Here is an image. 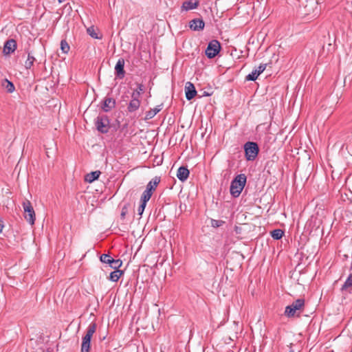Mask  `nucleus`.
I'll return each mask as SVG.
<instances>
[{"instance_id": "6", "label": "nucleus", "mask_w": 352, "mask_h": 352, "mask_svg": "<svg viewBox=\"0 0 352 352\" xmlns=\"http://www.w3.org/2000/svg\"><path fill=\"white\" fill-rule=\"evenodd\" d=\"M97 130L102 133H107L109 129V120L107 116H98L95 120Z\"/></svg>"}, {"instance_id": "26", "label": "nucleus", "mask_w": 352, "mask_h": 352, "mask_svg": "<svg viewBox=\"0 0 352 352\" xmlns=\"http://www.w3.org/2000/svg\"><path fill=\"white\" fill-rule=\"evenodd\" d=\"M352 287V273L349 274L344 285H342V289H346L348 287Z\"/></svg>"}, {"instance_id": "29", "label": "nucleus", "mask_w": 352, "mask_h": 352, "mask_svg": "<svg viewBox=\"0 0 352 352\" xmlns=\"http://www.w3.org/2000/svg\"><path fill=\"white\" fill-rule=\"evenodd\" d=\"M225 221L222 220H216V219H212L211 220V226L213 228H219L224 224Z\"/></svg>"}, {"instance_id": "1", "label": "nucleus", "mask_w": 352, "mask_h": 352, "mask_svg": "<svg viewBox=\"0 0 352 352\" xmlns=\"http://www.w3.org/2000/svg\"><path fill=\"white\" fill-rule=\"evenodd\" d=\"M246 180L245 174H239L234 177L230 187V192L232 197H238L240 195L246 184Z\"/></svg>"}, {"instance_id": "27", "label": "nucleus", "mask_w": 352, "mask_h": 352, "mask_svg": "<svg viewBox=\"0 0 352 352\" xmlns=\"http://www.w3.org/2000/svg\"><path fill=\"white\" fill-rule=\"evenodd\" d=\"M60 49L62 52L65 54H67L69 50V45L67 43L66 41L62 40L60 41Z\"/></svg>"}, {"instance_id": "5", "label": "nucleus", "mask_w": 352, "mask_h": 352, "mask_svg": "<svg viewBox=\"0 0 352 352\" xmlns=\"http://www.w3.org/2000/svg\"><path fill=\"white\" fill-rule=\"evenodd\" d=\"M23 208L24 211V218L30 224L34 225L35 221V212L29 200L23 202Z\"/></svg>"}, {"instance_id": "24", "label": "nucleus", "mask_w": 352, "mask_h": 352, "mask_svg": "<svg viewBox=\"0 0 352 352\" xmlns=\"http://www.w3.org/2000/svg\"><path fill=\"white\" fill-rule=\"evenodd\" d=\"M152 195V192L147 190H145L142 195L141 202H145L146 204L147 201H148V200L151 199Z\"/></svg>"}, {"instance_id": "16", "label": "nucleus", "mask_w": 352, "mask_h": 352, "mask_svg": "<svg viewBox=\"0 0 352 352\" xmlns=\"http://www.w3.org/2000/svg\"><path fill=\"white\" fill-rule=\"evenodd\" d=\"M100 174L101 172L100 170L91 172L85 175V180L88 183H92L99 177Z\"/></svg>"}, {"instance_id": "18", "label": "nucleus", "mask_w": 352, "mask_h": 352, "mask_svg": "<svg viewBox=\"0 0 352 352\" xmlns=\"http://www.w3.org/2000/svg\"><path fill=\"white\" fill-rule=\"evenodd\" d=\"M197 6H198L197 2H192L190 1H185L183 3L182 8L184 10L188 11V10H190L197 8Z\"/></svg>"}, {"instance_id": "28", "label": "nucleus", "mask_w": 352, "mask_h": 352, "mask_svg": "<svg viewBox=\"0 0 352 352\" xmlns=\"http://www.w3.org/2000/svg\"><path fill=\"white\" fill-rule=\"evenodd\" d=\"M112 258L109 254H102L100 256V261L104 263L110 264Z\"/></svg>"}, {"instance_id": "22", "label": "nucleus", "mask_w": 352, "mask_h": 352, "mask_svg": "<svg viewBox=\"0 0 352 352\" xmlns=\"http://www.w3.org/2000/svg\"><path fill=\"white\" fill-rule=\"evenodd\" d=\"M260 75L259 72H258L256 69L252 70V72L249 74L245 77V80L248 81H254L257 79L258 76Z\"/></svg>"}, {"instance_id": "4", "label": "nucleus", "mask_w": 352, "mask_h": 352, "mask_svg": "<svg viewBox=\"0 0 352 352\" xmlns=\"http://www.w3.org/2000/svg\"><path fill=\"white\" fill-rule=\"evenodd\" d=\"M305 305V300L298 298L294 301L291 305L285 307V314L288 318L294 317L298 311L301 310Z\"/></svg>"}, {"instance_id": "13", "label": "nucleus", "mask_w": 352, "mask_h": 352, "mask_svg": "<svg viewBox=\"0 0 352 352\" xmlns=\"http://www.w3.org/2000/svg\"><path fill=\"white\" fill-rule=\"evenodd\" d=\"M116 107V100L111 98H105L102 105L104 112H109Z\"/></svg>"}, {"instance_id": "35", "label": "nucleus", "mask_w": 352, "mask_h": 352, "mask_svg": "<svg viewBox=\"0 0 352 352\" xmlns=\"http://www.w3.org/2000/svg\"><path fill=\"white\" fill-rule=\"evenodd\" d=\"M121 216L124 217L125 216V212L124 211L122 212Z\"/></svg>"}, {"instance_id": "14", "label": "nucleus", "mask_w": 352, "mask_h": 352, "mask_svg": "<svg viewBox=\"0 0 352 352\" xmlns=\"http://www.w3.org/2000/svg\"><path fill=\"white\" fill-rule=\"evenodd\" d=\"M190 172L185 166H181L178 168L177 177L181 182H185L189 177Z\"/></svg>"}, {"instance_id": "31", "label": "nucleus", "mask_w": 352, "mask_h": 352, "mask_svg": "<svg viewBox=\"0 0 352 352\" xmlns=\"http://www.w3.org/2000/svg\"><path fill=\"white\" fill-rule=\"evenodd\" d=\"M146 204L144 202H141L140 205L138 207V212L139 215H142L144 212Z\"/></svg>"}, {"instance_id": "9", "label": "nucleus", "mask_w": 352, "mask_h": 352, "mask_svg": "<svg viewBox=\"0 0 352 352\" xmlns=\"http://www.w3.org/2000/svg\"><path fill=\"white\" fill-rule=\"evenodd\" d=\"M124 60L122 58H120L117 61V63L115 66V74L116 77L119 79H122L124 77L125 72L124 69Z\"/></svg>"}, {"instance_id": "10", "label": "nucleus", "mask_w": 352, "mask_h": 352, "mask_svg": "<svg viewBox=\"0 0 352 352\" xmlns=\"http://www.w3.org/2000/svg\"><path fill=\"white\" fill-rule=\"evenodd\" d=\"M186 98L188 100H192L197 94V91L194 85L190 82H187L185 86Z\"/></svg>"}, {"instance_id": "34", "label": "nucleus", "mask_w": 352, "mask_h": 352, "mask_svg": "<svg viewBox=\"0 0 352 352\" xmlns=\"http://www.w3.org/2000/svg\"><path fill=\"white\" fill-rule=\"evenodd\" d=\"M3 225L0 223V233L2 232Z\"/></svg>"}, {"instance_id": "8", "label": "nucleus", "mask_w": 352, "mask_h": 352, "mask_svg": "<svg viewBox=\"0 0 352 352\" xmlns=\"http://www.w3.org/2000/svg\"><path fill=\"white\" fill-rule=\"evenodd\" d=\"M140 103L141 102L140 98L138 97V93H132L131 100L127 107L128 111L132 113L137 111L140 106Z\"/></svg>"}, {"instance_id": "30", "label": "nucleus", "mask_w": 352, "mask_h": 352, "mask_svg": "<svg viewBox=\"0 0 352 352\" xmlns=\"http://www.w3.org/2000/svg\"><path fill=\"white\" fill-rule=\"evenodd\" d=\"M87 33L89 34V35L91 36L92 38H99L97 33L95 32L94 28L93 27H90V28H87Z\"/></svg>"}, {"instance_id": "7", "label": "nucleus", "mask_w": 352, "mask_h": 352, "mask_svg": "<svg viewBox=\"0 0 352 352\" xmlns=\"http://www.w3.org/2000/svg\"><path fill=\"white\" fill-rule=\"evenodd\" d=\"M221 50L220 43L217 40L211 41L206 50V55L209 58L215 57Z\"/></svg>"}, {"instance_id": "12", "label": "nucleus", "mask_w": 352, "mask_h": 352, "mask_svg": "<svg viewBox=\"0 0 352 352\" xmlns=\"http://www.w3.org/2000/svg\"><path fill=\"white\" fill-rule=\"evenodd\" d=\"M16 48V43L14 39L8 40L3 46V53L6 55L14 52Z\"/></svg>"}, {"instance_id": "25", "label": "nucleus", "mask_w": 352, "mask_h": 352, "mask_svg": "<svg viewBox=\"0 0 352 352\" xmlns=\"http://www.w3.org/2000/svg\"><path fill=\"white\" fill-rule=\"evenodd\" d=\"M122 262L121 260H120V259L116 260L112 258L111 263L109 265L112 268H113L115 270H118V268H120L122 266Z\"/></svg>"}, {"instance_id": "19", "label": "nucleus", "mask_w": 352, "mask_h": 352, "mask_svg": "<svg viewBox=\"0 0 352 352\" xmlns=\"http://www.w3.org/2000/svg\"><path fill=\"white\" fill-rule=\"evenodd\" d=\"M123 272L119 270H116L111 272L109 275V280L113 282H117L120 276L122 275Z\"/></svg>"}, {"instance_id": "36", "label": "nucleus", "mask_w": 352, "mask_h": 352, "mask_svg": "<svg viewBox=\"0 0 352 352\" xmlns=\"http://www.w3.org/2000/svg\"><path fill=\"white\" fill-rule=\"evenodd\" d=\"M65 1V0H58V1H59L60 3H62V2Z\"/></svg>"}, {"instance_id": "17", "label": "nucleus", "mask_w": 352, "mask_h": 352, "mask_svg": "<svg viewBox=\"0 0 352 352\" xmlns=\"http://www.w3.org/2000/svg\"><path fill=\"white\" fill-rule=\"evenodd\" d=\"M162 109V104L157 105L155 108L151 109L146 113L145 119L149 120L153 118Z\"/></svg>"}, {"instance_id": "3", "label": "nucleus", "mask_w": 352, "mask_h": 352, "mask_svg": "<svg viewBox=\"0 0 352 352\" xmlns=\"http://www.w3.org/2000/svg\"><path fill=\"white\" fill-rule=\"evenodd\" d=\"M245 158L248 161H253L258 155L259 148L256 142H248L244 144Z\"/></svg>"}, {"instance_id": "15", "label": "nucleus", "mask_w": 352, "mask_h": 352, "mask_svg": "<svg viewBox=\"0 0 352 352\" xmlns=\"http://www.w3.org/2000/svg\"><path fill=\"white\" fill-rule=\"evenodd\" d=\"M160 182V177L157 176L155 177L148 183V184L146 185V190L153 193V192L156 189Z\"/></svg>"}, {"instance_id": "21", "label": "nucleus", "mask_w": 352, "mask_h": 352, "mask_svg": "<svg viewBox=\"0 0 352 352\" xmlns=\"http://www.w3.org/2000/svg\"><path fill=\"white\" fill-rule=\"evenodd\" d=\"M284 232L280 229H276L271 232V236L274 239H280L283 236Z\"/></svg>"}, {"instance_id": "32", "label": "nucleus", "mask_w": 352, "mask_h": 352, "mask_svg": "<svg viewBox=\"0 0 352 352\" xmlns=\"http://www.w3.org/2000/svg\"><path fill=\"white\" fill-rule=\"evenodd\" d=\"M144 91V86L142 84H139L138 89L133 91V93H138V97H140L141 94Z\"/></svg>"}, {"instance_id": "11", "label": "nucleus", "mask_w": 352, "mask_h": 352, "mask_svg": "<svg viewBox=\"0 0 352 352\" xmlns=\"http://www.w3.org/2000/svg\"><path fill=\"white\" fill-rule=\"evenodd\" d=\"M205 23L202 19H195L189 22V27L194 31H200L204 28Z\"/></svg>"}, {"instance_id": "33", "label": "nucleus", "mask_w": 352, "mask_h": 352, "mask_svg": "<svg viewBox=\"0 0 352 352\" xmlns=\"http://www.w3.org/2000/svg\"><path fill=\"white\" fill-rule=\"evenodd\" d=\"M266 68V64H261L257 68H256V70L261 74L264 72V70Z\"/></svg>"}, {"instance_id": "20", "label": "nucleus", "mask_w": 352, "mask_h": 352, "mask_svg": "<svg viewBox=\"0 0 352 352\" xmlns=\"http://www.w3.org/2000/svg\"><path fill=\"white\" fill-rule=\"evenodd\" d=\"M2 85L7 90V91L8 93H12L15 90V87H14V84L11 81H10V80H8L7 79H6L4 80V82H3Z\"/></svg>"}, {"instance_id": "23", "label": "nucleus", "mask_w": 352, "mask_h": 352, "mask_svg": "<svg viewBox=\"0 0 352 352\" xmlns=\"http://www.w3.org/2000/svg\"><path fill=\"white\" fill-rule=\"evenodd\" d=\"M35 61V58L32 56L30 54H28V58L25 62V67L26 69H30L33 65L34 62Z\"/></svg>"}, {"instance_id": "2", "label": "nucleus", "mask_w": 352, "mask_h": 352, "mask_svg": "<svg viewBox=\"0 0 352 352\" xmlns=\"http://www.w3.org/2000/svg\"><path fill=\"white\" fill-rule=\"evenodd\" d=\"M96 329V324L95 323H91L87 330L85 336L82 338V342L81 344V352H89L90 342L91 337L95 333Z\"/></svg>"}]
</instances>
